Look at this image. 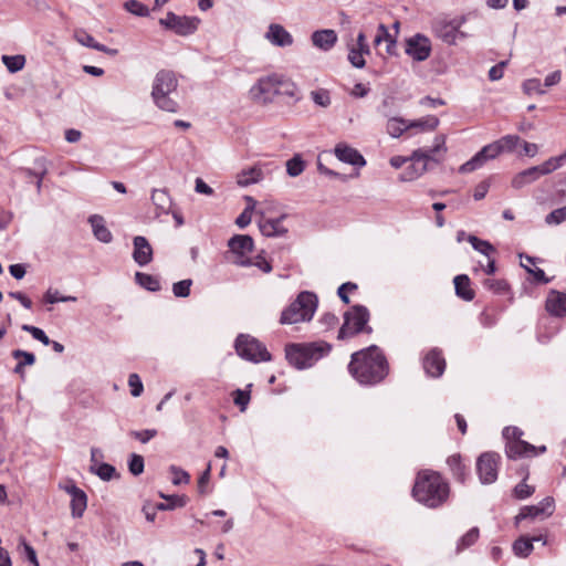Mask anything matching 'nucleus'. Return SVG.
<instances>
[{
  "mask_svg": "<svg viewBox=\"0 0 566 566\" xmlns=\"http://www.w3.org/2000/svg\"><path fill=\"white\" fill-rule=\"evenodd\" d=\"M43 300L46 303L54 304V303H59V302H75L76 297L71 296V295L62 296V295H60V292L57 290L49 289L45 292Z\"/></svg>",
  "mask_w": 566,
  "mask_h": 566,
  "instance_id": "nucleus-47",
  "label": "nucleus"
},
{
  "mask_svg": "<svg viewBox=\"0 0 566 566\" xmlns=\"http://www.w3.org/2000/svg\"><path fill=\"white\" fill-rule=\"evenodd\" d=\"M144 458L139 454H135L133 453L129 458V461H128V469H129V472L137 476L139 474L143 473L144 471Z\"/></svg>",
  "mask_w": 566,
  "mask_h": 566,
  "instance_id": "nucleus-50",
  "label": "nucleus"
},
{
  "mask_svg": "<svg viewBox=\"0 0 566 566\" xmlns=\"http://www.w3.org/2000/svg\"><path fill=\"white\" fill-rule=\"evenodd\" d=\"M317 308V297L314 293L302 292L281 315V324H297L313 318Z\"/></svg>",
  "mask_w": 566,
  "mask_h": 566,
  "instance_id": "nucleus-6",
  "label": "nucleus"
},
{
  "mask_svg": "<svg viewBox=\"0 0 566 566\" xmlns=\"http://www.w3.org/2000/svg\"><path fill=\"white\" fill-rule=\"evenodd\" d=\"M74 40L86 48L94 49L96 51L106 53L111 56H115L118 53L117 49H111L107 48L104 44L98 43L88 32H86L84 29H76L73 33Z\"/></svg>",
  "mask_w": 566,
  "mask_h": 566,
  "instance_id": "nucleus-21",
  "label": "nucleus"
},
{
  "mask_svg": "<svg viewBox=\"0 0 566 566\" xmlns=\"http://www.w3.org/2000/svg\"><path fill=\"white\" fill-rule=\"evenodd\" d=\"M430 160V155L422 150L417 149L409 157L408 161L411 164L407 167V169L400 175L401 181H412L420 176H422L428 169V161Z\"/></svg>",
  "mask_w": 566,
  "mask_h": 566,
  "instance_id": "nucleus-15",
  "label": "nucleus"
},
{
  "mask_svg": "<svg viewBox=\"0 0 566 566\" xmlns=\"http://www.w3.org/2000/svg\"><path fill=\"white\" fill-rule=\"evenodd\" d=\"M233 400H234V403L238 407H240V410L244 411L250 401V394L248 391L237 389L233 391Z\"/></svg>",
  "mask_w": 566,
  "mask_h": 566,
  "instance_id": "nucleus-59",
  "label": "nucleus"
},
{
  "mask_svg": "<svg viewBox=\"0 0 566 566\" xmlns=\"http://www.w3.org/2000/svg\"><path fill=\"white\" fill-rule=\"evenodd\" d=\"M334 154L343 163L357 167H363L366 165L364 157L355 148L344 143L336 145Z\"/></svg>",
  "mask_w": 566,
  "mask_h": 566,
  "instance_id": "nucleus-23",
  "label": "nucleus"
},
{
  "mask_svg": "<svg viewBox=\"0 0 566 566\" xmlns=\"http://www.w3.org/2000/svg\"><path fill=\"white\" fill-rule=\"evenodd\" d=\"M125 10H127L129 13L137 15V17H147L149 15V9L144 6L142 2L137 0H127L124 3Z\"/></svg>",
  "mask_w": 566,
  "mask_h": 566,
  "instance_id": "nucleus-44",
  "label": "nucleus"
},
{
  "mask_svg": "<svg viewBox=\"0 0 566 566\" xmlns=\"http://www.w3.org/2000/svg\"><path fill=\"white\" fill-rule=\"evenodd\" d=\"M314 103L322 107H327L331 104L329 93L325 90H317L311 93Z\"/></svg>",
  "mask_w": 566,
  "mask_h": 566,
  "instance_id": "nucleus-57",
  "label": "nucleus"
},
{
  "mask_svg": "<svg viewBox=\"0 0 566 566\" xmlns=\"http://www.w3.org/2000/svg\"><path fill=\"white\" fill-rule=\"evenodd\" d=\"M439 125V118L434 115H428L426 117L408 122L409 129L418 128L422 132L434 130Z\"/></svg>",
  "mask_w": 566,
  "mask_h": 566,
  "instance_id": "nucleus-33",
  "label": "nucleus"
},
{
  "mask_svg": "<svg viewBox=\"0 0 566 566\" xmlns=\"http://www.w3.org/2000/svg\"><path fill=\"white\" fill-rule=\"evenodd\" d=\"M554 512V499L545 497L537 505L525 506L521 510L520 514L516 516V521L527 518V517H548Z\"/></svg>",
  "mask_w": 566,
  "mask_h": 566,
  "instance_id": "nucleus-18",
  "label": "nucleus"
},
{
  "mask_svg": "<svg viewBox=\"0 0 566 566\" xmlns=\"http://www.w3.org/2000/svg\"><path fill=\"white\" fill-rule=\"evenodd\" d=\"M8 295L14 300H17L18 302H20V304L30 310L32 307V301L25 295L23 294L22 292H9Z\"/></svg>",
  "mask_w": 566,
  "mask_h": 566,
  "instance_id": "nucleus-64",
  "label": "nucleus"
},
{
  "mask_svg": "<svg viewBox=\"0 0 566 566\" xmlns=\"http://www.w3.org/2000/svg\"><path fill=\"white\" fill-rule=\"evenodd\" d=\"M546 310L551 315L563 317L566 315V294L551 291L546 298Z\"/></svg>",
  "mask_w": 566,
  "mask_h": 566,
  "instance_id": "nucleus-25",
  "label": "nucleus"
},
{
  "mask_svg": "<svg viewBox=\"0 0 566 566\" xmlns=\"http://www.w3.org/2000/svg\"><path fill=\"white\" fill-rule=\"evenodd\" d=\"M11 355L14 359L19 360L18 363H21L23 366H31L35 363L34 354L22 349H14Z\"/></svg>",
  "mask_w": 566,
  "mask_h": 566,
  "instance_id": "nucleus-54",
  "label": "nucleus"
},
{
  "mask_svg": "<svg viewBox=\"0 0 566 566\" xmlns=\"http://www.w3.org/2000/svg\"><path fill=\"white\" fill-rule=\"evenodd\" d=\"M455 293L464 301H472L474 298V291L470 286V279L465 274L457 275L453 280Z\"/></svg>",
  "mask_w": 566,
  "mask_h": 566,
  "instance_id": "nucleus-29",
  "label": "nucleus"
},
{
  "mask_svg": "<svg viewBox=\"0 0 566 566\" xmlns=\"http://www.w3.org/2000/svg\"><path fill=\"white\" fill-rule=\"evenodd\" d=\"M468 241L472 244L473 249L486 256H489L492 252H494L493 245L485 240H481L475 235H468Z\"/></svg>",
  "mask_w": 566,
  "mask_h": 566,
  "instance_id": "nucleus-40",
  "label": "nucleus"
},
{
  "mask_svg": "<svg viewBox=\"0 0 566 566\" xmlns=\"http://www.w3.org/2000/svg\"><path fill=\"white\" fill-rule=\"evenodd\" d=\"M265 39L275 46H290L293 44V36L281 24L272 23L265 33Z\"/></svg>",
  "mask_w": 566,
  "mask_h": 566,
  "instance_id": "nucleus-22",
  "label": "nucleus"
},
{
  "mask_svg": "<svg viewBox=\"0 0 566 566\" xmlns=\"http://www.w3.org/2000/svg\"><path fill=\"white\" fill-rule=\"evenodd\" d=\"M331 348V345L325 342L292 344L286 347V359L294 367L304 369L327 355Z\"/></svg>",
  "mask_w": 566,
  "mask_h": 566,
  "instance_id": "nucleus-5",
  "label": "nucleus"
},
{
  "mask_svg": "<svg viewBox=\"0 0 566 566\" xmlns=\"http://www.w3.org/2000/svg\"><path fill=\"white\" fill-rule=\"evenodd\" d=\"M90 471L103 481H109L116 475V469L108 463L92 464Z\"/></svg>",
  "mask_w": 566,
  "mask_h": 566,
  "instance_id": "nucleus-38",
  "label": "nucleus"
},
{
  "mask_svg": "<svg viewBox=\"0 0 566 566\" xmlns=\"http://www.w3.org/2000/svg\"><path fill=\"white\" fill-rule=\"evenodd\" d=\"M305 168V163L300 155H295L293 158L286 161V172L291 177L300 176Z\"/></svg>",
  "mask_w": 566,
  "mask_h": 566,
  "instance_id": "nucleus-41",
  "label": "nucleus"
},
{
  "mask_svg": "<svg viewBox=\"0 0 566 566\" xmlns=\"http://www.w3.org/2000/svg\"><path fill=\"white\" fill-rule=\"evenodd\" d=\"M353 377L364 385L379 382L387 375V363L377 346L354 353L348 366Z\"/></svg>",
  "mask_w": 566,
  "mask_h": 566,
  "instance_id": "nucleus-1",
  "label": "nucleus"
},
{
  "mask_svg": "<svg viewBox=\"0 0 566 566\" xmlns=\"http://www.w3.org/2000/svg\"><path fill=\"white\" fill-rule=\"evenodd\" d=\"M63 490L71 495V511L73 517L83 516L87 506L85 492L78 489L73 482L63 486Z\"/></svg>",
  "mask_w": 566,
  "mask_h": 566,
  "instance_id": "nucleus-17",
  "label": "nucleus"
},
{
  "mask_svg": "<svg viewBox=\"0 0 566 566\" xmlns=\"http://www.w3.org/2000/svg\"><path fill=\"white\" fill-rule=\"evenodd\" d=\"M523 91L527 95H532V94L543 95L546 93V91L544 90V87L538 78H528V80L524 81Z\"/></svg>",
  "mask_w": 566,
  "mask_h": 566,
  "instance_id": "nucleus-46",
  "label": "nucleus"
},
{
  "mask_svg": "<svg viewBox=\"0 0 566 566\" xmlns=\"http://www.w3.org/2000/svg\"><path fill=\"white\" fill-rule=\"evenodd\" d=\"M483 285L488 290L497 294L504 293L507 290V284L503 280L486 279L484 280Z\"/></svg>",
  "mask_w": 566,
  "mask_h": 566,
  "instance_id": "nucleus-56",
  "label": "nucleus"
},
{
  "mask_svg": "<svg viewBox=\"0 0 566 566\" xmlns=\"http://www.w3.org/2000/svg\"><path fill=\"white\" fill-rule=\"evenodd\" d=\"M465 22V17H454L450 20L442 19L433 24V32L437 38L448 45H455L459 41L468 38V33L461 30Z\"/></svg>",
  "mask_w": 566,
  "mask_h": 566,
  "instance_id": "nucleus-9",
  "label": "nucleus"
},
{
  "mask_svg": "<svg viewBox=\"0 0 566 566\" xmlns=\"http://www.w3.org/2000/svg\"><path fill=\"white\" fill-rule=\"evenodd\" d=\"M229 249L235 255L233 263L240 266L252 265L251 259L248 256L253 251V240L247 234L233 235L228 242Z\"/></svg>",
  "mask_w": 566,
  "mask_h": 566,
  "instance_id": "nucleus-12",
  "label": "nucleus"
},
{
  "mask_svg": "<svg viewBox=\"0 0 566 566\" xmlns=\"http://www.w3.org/2000/svg\"><path fill=\"white\" fill-rule=\"evenodd\" d=\"M533 549V543L528 538H520L513 544V551L517 556L526 557Z\"/></svg>",
  "mask_w": 566,
  "mask_h": 566,
  "instance_id": "nucleus-45",
  "label": "nucleus"
},
{
  "mask_svg": "<svg viewBox=\"0 0 566 566\" xmlns=\"http://www.w3.org/2000/svg\"><path fill=\"white\" fill-rule=\"evenodd\" d=\"M448 464L450 465L453 475L461 482L465 479V468L461 462L460 455H451L448 459Z\"/></svg>",
  "mask_w": 566,
  "mask_h": 566,
  "instance_id": "nucleus-43",
  "label": "nucleus"
},
{
  "mask_svg": "<svg viewBox=\"0 0 566 566\" xmlns=\"http://www.w3.org/2000/svg\"><path fill=\"white\" fill-rule=\"evenodd\" d=\"M523 432L517 427H506L503 430V437L507 440L506 454L509 458L535 455L538 452H545L546 448L543 446L536 448L533 444L521 439Z\"/></svg>",
  "mask_w": 566,
  "mask_h": 566,
  "instance_id": "nucleus-7",
  "label": "nucleus"
},
{
  "mask_svg": "<svg viewBox=\"0 0 566 566\" xmlns=\"http://www.w3.org/2000/svg\"><path fill=\"white\" fill-rule=\"evenodd\" d=\"M522 143L517 135H505L502 138L484 146L470 160L460 166L462 174L472 172L481 168L488 160L496 158L502 153H513Z\"/></svg>",
  "mask_w": 566,
  "mask_h": 566,
  "instance_id": "nucleus-4",
  "label": "nucleus"
},
{
  "mask_svg": "<svg viewBox=\"0 0 566 566\" xmlns=\"http://www.w3.org/2000/svg\"><path fill=\"white\" fill-rule=\"evenodd\" d=\"M365 51L358 50L355 46L349 50L348 60L352 63L353 66L357 69H361L365 66Z\"/></svg>",
  "mask_w": 566,
  "mask_h": 566,
  "instance_id": "nucleus-53",
  "label": "nucleus"
},
{
  "mask_svg": "<svg viewBox=\"0 0 566 566\" xmlns=\"http://www.w3.org/2000/svg\"><path fill=\"white\" fill-rule=\"evenodd\" d=\"M210 473H211V464H208L206 471L201 474V476L198 480V491L201 494H205L207 492V484L210 480Z\"/></svg>",
  "mask_w": 566,
  "mask_h": 566,
  "instance_id": "nucleus-62",
  "label": "nucleus"
},
{
  "mask_svg": "<svg viewBox=\"0 0 566 566\" xmlns=\"http://www.w3.org/2000/svg\"><path fill=\"white\" fill-rule=\"evenodd\" d=\"M263 179V171L260 167L253 166L249 169H244L237 175V182L241 187L259 182Z\"/></svg>",
  "mask_w": 566,
  "mask_h": 566,
  "instance_id": "nucleus-28",
  "label": "nucleus"
},
{
  "mask_svg": "<svg viewBox=\"0 0 566 566\" xmlns=\"http://www.w3.org/2000/svg\"><path fill=\"white\" fill-rule=\"evenodd\" d=\"M369 319V312L363 305H355L344 315V324L342 325L338 332V338L344 339L348 337H353L354 335L364 332L370 331L369 327H366V324Z\"/></svg>",
  "mask_w": 566,
  "mask_h": 566,
  "instance_id": "nucleus-8",
  "label": "nucleus"
},
{
  "mask_svg": "<svg viewBox=\"0 0 566 566\" xmlns=\"http://www.w3.org/2000/svg\"><path fill=\"white\" fill-rule=\"evenodd\" d=\"M169 471L170 473L172 474V480L171 482L175 484V485H178V484H181V483H189L190 481V475L182 469L176 467V465H171L169 468Z\"/></svg>",
  "mask_w": 566,
  "mask_h": 566,
  "instance_id": "nucleus-52",
  "label": "nucleus"
},
{
  "mask_svg": "<svg viewBox=\"0 0 566 566\" xmlns=\"http://www.w3.org/2000/svg\"><path fill=\"white\" fill-rule=\"evenodd\" d=\"M286 214L280 217L264 218L259 220V229L265 237H282L287 233V228L283 226Z\"/></svg>",
  "mask_w": 566,
  "mask_h": 566,
  "instance_id": "nucleus-20",
  "label": "nucleus"
},
{
  "mask_svg": "<svg viewBox=\"0 0 566 566\" xmlns=\"http://www.w3.org/2000/svg\"><path fill=\"white\" fill-rule=\"evenodd\" d=\"M129 436L134 439L140 441L142 443H147L150 439L157 436L156 429H146V430H133L129 432Z\"/></svg>",
  "mask_w": 566,
  "mask_h": 566,
  "instance_id": "nucleus-58",
  "label": "nucleus"
},
{
  "mask_svg": "<svg viewBox=\"0 0 566 566\" xmlns=\"http://www.w3.org/2000/svg\"><path fill=\"white\" fill-rule=\"evenodd\" d=\"M276 84L277 74L262 76L251 86L249 96L255 103H271L277 96Z\"/></svg>",
  "mask_w": 566,
  "mask_h": 566,
  "instance_id": "nucleus-11",
  "label": "nucleus"
},
{
  "mask_svg": "<svg viewBox=\"0 0 566 566\" xmlns=\"http://www.w3.org/2000/svg\"><path fill=\"white\" fill-rule=\"evenodd\" d=\"M479 537V530L476 527L471 528L462 538L461 546L468 547L472 545Z\"/></svg>",
  "mask_w": 566,
  "mask_h": 566,
  "instance_id": "nucleus-63",
  "label": "nucleus"
},
{
  "mask_svg": "<svg viewBox=\"0 0 566 566\" xmlns=\"http://www.w3.org/2000/svg\"><path fill=\"white\" fill-rule=\"evenodd\" d=\"M128 386L133 397H139L143 394L144 386L137 374H130L128 377Z\"/></svg>",
  "mask_w": 566,
  "mask_h": 566,
  "instance_id": "nucleus-55",
  "label": "nucleus"
},
{
  "mask_svg": "<svg viewBox=\"0 0 566 566\" xmlns=\"http://www.w3.org/2000/svg\"><path fill=\"white\" fill-rule=\"evenodd\" d=\"M381 43H386L387 53H391L396 44L395 39L390 35L388 29L382 23L378 24L377 27V33L374 38V45L379 46Z\"/></svg>",
  "mask_w": 566,
  "mask_h": 566,
  "instance_id": "nucleus-31",
  "label": "nucleus"
},
{
  "mask_svg": "<svg viewBox=\"0 0 566 566\" xmlns=\"http://www.w3.org/2000/svg\"><path fill=\"white\" fill-rule=\"evenodd\" d=\"M21 328L30 333L34 339L41 342L43 345L49 346L51 344V339L41 328L28 324L22 325Z\"/></svg>",
  "mask_w": 566,
  "mask_h": 566,
  "instance_id": "nucleus-49",
  "label": "nucleus"
},
{
  "mask_svg": "<svg viewBox=\"0 0 566 566\" xmlns=\"http://www.w3.org/2000/svg\"><path fill=\"white\" fill-rule=\"evenodd\" d=\"M449 484L433 471L418 473L413 489V497L423 505L434 509L443 504L449 496Z\"/></svg>",
  "mask_w": 566,
  "mask_h": 566,
  "instance_id": "nucleus-2",
  "label": "nucleus"
},
{
  "mask_svg": "<svg viewBox=\"0 0 566 566\" xmlns=\"http://www.w3.org/2000/svg\"><path fill=\"white\" fill-rule=\"evenodd\" d=\"M311 39L315 48L328 51L336 44L337 34L332 29H324L313 32Z\"/></svg>",
  "mask_w": 566,
  "mask_h": 566,
  "instance_id": "nucleus-26",
  "label": "nucleus"
},
{
  "mask_svg": "<svg viewBox=\"0 0 566 566\" xmlns=\"http://www.w3.org/2000/svg\"><path fill=\"white\" fill-rule=\"evenodd\" d=\"M276 91L277 96L284 95L289 97H295L297 95V86L295 83L291 78L280 74H277Z\"/></svg>",
  "mask_w": 566,
  "mask_h": 566,
  "instance_id": "nucleus-32",
  "label": "nucleus"
},
{
  "mask_svg": "<svg viewBox=\"0 0 566 566\" xmlns=\"http://www.w3.org/2000/svg\"><path fill=\"white\" fill-rule=\"evenodd\" d=\"M520 259H521V265L528 273H531L537 282L548 283L549 280L545 276L544 271L539 268L533 266V265H535V261H536L535 258L520 254Z\"/></svg>",
  "mask_w": 566,
  "mask_h": 566,
  "instance_id": "nucleus-30",
  "label": "nucleus"
},
{
  "mask_svg": "<svg viewBox=\"0 0 566 566\" xmlns=\"http://www.w3.org/2000/svg\"><path fill=\"white\" fill-rule=\"evenodd\" d=\"M151 201L161 213H166L170 208V198L165 190H153Z\"/></svg>",
  "mask_w": 566,
  "mask_h": 566,
  "instance_id": "nucleus-36",
  "label": "nucleus"
},
{
  "mask_svg": "<svg viewBox=\"0 0 566 566\" xmlns=\"http://www.w3.org/2000/svg\"><path fill=\"white\" fill-rule=\"evenodd\" d=\"M235 350L240 357L255 363L266 361L271 358L266 348L249 335L241 334L237 337Z\"/></svg>",
  "mask_w": 566,
  "mask_h": 566,
  "instance_id": "nucleus-10",
  "label": "nucleus"
},
{
  "mask_svg": "<svg viewBox=\"0 0 566 566\" xmlns=\"http://www.w3.org/2000/svg\"><path fill=\"white\" fill-rule=\"evenodd\" d=\"M161 497L168 500V504L159 503L157 505V510L166 511V510H172L175 507H184L187 504V497L186 496H179V495H170L165 496L161 494Z\"/></svg>",
  "mask_w": 566,
  "mask_h": 566,
  "instance_id": "nucleus-42",
  "label": "nucleus"
},
{
  "mask_svg": "<svg viewBox=\"0 0 566 566\" xmlns=\"http://www.w3.org/2000/svg\"><path fill=\"white\" fill-rule=\"evenodd\" d=\"M275 209L276 205L273 201H264L256 210V213L260 216V219L272 218V214L273 212H275Z\"/></svg>",
  "mask_w": 566,
  "mask_h": 566,
  "instance_id": "nucleus-60",
  "label": "nucleus"
},
{
  "mask_svg": "<svg viewBox=\"0 0 566 566\" xmlns=\"http://www.w3.org/2000/svg\"><path fill=\"white\" fill-rule=\"evenodd\" d=\"M387 133L391 136V137H399L402 135L403 132L408 130L409 129V126H408V122L402 119V118H398V117H392L390 119H388L387 122Z\"/></svg>",
  "mask_w": 566,
  "mask_h": 566,
  "instance_id": "nucleus-37",
  "label": "nucleus"
},
{
  "mask_svg": "<svg viewBox=\"0 0 566 566\" xmlns=\"http://www.w3.org/2000/svg\"><path fill=\"white\" fill-rule=\"evenodd\" d=\"M564 221H566V206L553 210L545 217V222L548 226H557Z\"/></svg>",
  "mask_w": 566,
  "mask_h": 566,
  "instance_id": "nucleus-48",
  "label": "nucleus"
},
{
  "mask_svg": "<svg viewBox=\"0 0 566 566\" xmlns=\"http://www.w3.org/2000/svg\"><path fill=\"white\" fill-rule=\"evenodd\" d=\"M533 492H534V488L526 484L525 482H521L514 488V495L517 499H526L530 495H532Z\"/></svg>",
  "mask_w": 566,
  "mask_h": 566,
  "instance_id": "nucleus-61",
  "label": "nucleus"
},
{
  "mask_svg": "<svg viewBox=\"0 0 566 566\" xmlns=\"http://www.w3.org/2000/svg\"><path fill=\"white\" fill-rule=\"evenodd\" d=\"M133 259L139 266L149 264L153 260V248L148 240L143 235H137L133 240Z\"/></svg>",
  "mask_w": 566,
  "mask_h": 566,
  "instance_id": "nucleus-19",
  "label": "nucleus"
},
{
  "mask_svg": "<svg viewBox=\"0 0 566 566\" xmlns=\"http://www.w3.org/2000/svg\"><path fill=\"white\" fill-rule=\"evenodd\" d=\"M501 457L495 452H485L476 461V471L481 483L491 484L497 479Z\"/></svg>",
  "mask_w": 566,
  "mask_h": 566,
  "instance_id": "nucleus-14",
  "label": "nucleus"
},
{
  "mask_svg": "<svg viewBox=\"0 0 566 566\" xmlns=\"http://www.w3.org/2000/svg\"><path fill=\"white\" fill-rule=\"evenodd\" d=\"M88 222L96 240L103 243L112 242L113 234L106 227L105 219L102 216L93 214L88 218Z\"/></svg>",
  "mask_w": 566,
  "mask_h": 566,
  "instance_id": "nucleus-27",
  "label": "nucleus"
},
{
  "mask_svg": "<svg viewBox=\"0 0 566 566\" xmlns=\"http://www.w3.org/2000/svg\"><path fill=\"white\" fill-rule=\"evenodd\" d=\"M565 161H566V149L559 156L551 157L549 159L544 161L542 165L537 166V168L539 170V174L542 176H544V175H548V174L555 171L556 169L560 168Z\"/></svg>",
  "mask_w": 566,
  "mask_h": 566,
  "instance_id": "nucleus-34",
  "label": "nucleus"
},
{
  "mask_svg": "<svg viewBox=\"0 0 566 566\" xmlns=\"http://www.w3.org/2000/svg\"><path fill=\"white\" fill-rule=\"evenodd\" d=\"M423 368L431 377L441 376L446 368V361L441 356V353L437 349H432L428 353L423 359Z\"/></svg>",
  "mask_w": 566,
  "mask_h": 566,
  "instance_id": "nucleus-24",
  "label": "nucleus"
},
{
  "mask_svg": "<svg viewBox=\"0 0 566 566\" xmlns=\"http://www.w3.org/2000/svg\"><path fill=\"white\" fill-rule=\"evenodd\" d=\"M160 24L176 34L185 36L192 34L198 29L199 19L168 12L165 18L160 19Z\"/></svg>",
  "mask_w": 566,
  "mask_h": 566,
  "instance_id": "nucleus-13",
  "label": "nucleus"
},
{
  "mask_svg": "<svg viewBox=\"0 0 566 566\" xmlns=\"http://www.w3.org/2000/svg\"><path fill=\"white\" fill-rule=\"evenodd\" d=\"M2 63L6 65L9 72L15 73L21 71L25 65V56L18 55H2Z\"/></svg>",
  "mask_w": 566,
  "mask_h": 566,
  "instance_id": "nucleus-39",
  "label": "nucleus"
},
{
  "mask_svg": "<svg viewBox=\"0 0 566 566\" xmlns=\"http://www.w3.org/2000/svg\"><path fill=\"white\" fill-rule=\"evenodd\" d=\"M406 53L415 61H424L431 54V42L426 35L415 34L406 40Z\"/></svg>",
  "mask_w": 566,
  "mask_h": 566,
  "instance_id": "nucleus-16",
  "label": "nucleus"
},
{
  "mask_svg": "<svg viewBox=\"0 0 566 566\" xmlns=\"http://www.w3.org/2000/svg\"><path fill=\"white\" fill-rule=\"evenodd\" d=\"M192 281L190 279L179 281L172 285V292L176 297H187L190 294Z\"/></svg>",
  "mask_w": 566,
  "mask_h": 566,
  "instance_id": "nucleus-51",
  "label": "nucleus"
},
{
  "mask_svg": "<svg viewBox=\"0 0 566 566\" xmlns=\"http://www.w3.org/2000/svg\"><path fill=\"white\" fill-rule=\"evenodd\" d=\"M178 78L172 71L160 70L156 73L153 86L151 98L161 111L176 113L179 109L174 95L177 92Z\"/></svg>",
  "mask_w": 566,
  "mask_h": 566,
  "instance_id": "nucleus-3",
  "label": "nucleus"
},
{
  "mask_svg": "<svg viewBox=\"0 0 566 566\" xmlns=\"http://www.w3.org/2000/svg\"><path fill=\"white\" fill-rule=\"evenodd\" d=\"M135 280L142 287L148 291L156 292L160 290V283L158 279L154 275L136 272Z\"/></svg>",
  "mask_w": 566,
  "mask_h": 566,
  "instance_id": "nucleus-35",
  "label": "nucleus"
}]
</instances>
